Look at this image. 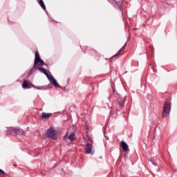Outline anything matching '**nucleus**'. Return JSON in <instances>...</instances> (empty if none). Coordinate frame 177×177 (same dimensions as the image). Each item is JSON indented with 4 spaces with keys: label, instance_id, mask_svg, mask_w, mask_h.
I'll use <instances>...</instances> for the list:
<instances>
[{
    "label": "nucleus",
    "instance_id": "1",
    "mask_svg": "<svg viewBox=\"0 0 177 177\" xmlns=\"http://www.w3.org/2000/svg\"><path fill=\"white\" fill-rule=\"evenodd\" d=\"M38 70H39L40 72H41L43 74H45L46 75L48 80H49L50 82H52L55 88H60V85L57 83V81L54 79L53 76H50L49 73L46 72V70L44 68H38Z\"/></svg>",
    "mask_w": 177,
    "mask_h": 177
},
{
    "label": "nucleus",
    "instance_id": "2",
    "mask_svg": "<svg viewBox=\"0 0 177 177\" xmlns=\"http://www.w3.org/2000/svg\"><path fill=\"white\" fill-rule=\"evenodd\" d=\"M169 113H171V103L169 102H166L165 103L163 111H162V117L165 118L169 115Z\"/></svg>",
    "mask_w": 177,
    "mask_h": 177
},
{
    "label": "nucleus",
    "instance_id": "3",
    "mask_svg": "<svg viewBox=\"0 0 177 177\" xmlns=\"http://www.w3.org/2000/svg\"><path fill=\"white\" fill-rule=\"evenodd\" d=\"M86 153L87 154H93V148L92 147V140L88 139L86 145Z\"/></svg>",
    "mask_w": 177,
    "mask_h": 177
},
{
    "label": "nucleus",
    "instance_id": "4",
    "mask_svg": "<svg viewBox=\"0 0 177 177\" xmlns=\"http://www.w3.org/2000/svg\"><path fill=\"white\" fill-rule=\"evenodd\" d=\"M9 132H10L11 135L15 136L16 135H24V131L21 129H13L12 127H10L8 129Z\"/></svg>",
    "mask_w": 177,
    "mask_h": 177
},
{
    "label": "nucleus",
    "instance_id": "5",
    "mask_svg": "<svg viewBox=\"0 0 177 177\" xmlns=\"http://www.w3.org/2000/svg\"><path fill=\"white\" fill-rule=\"evenodd\" d=\"M38 63H39L41 66H44V64H45L44 60L41 59V58L39 57V54L38 53V52H36L34 67H37Z\"/></svg>",
    "mask_w": 177,
    "mask_h": 177
},
{
    "label": "nucleus",
    "instance_id": "6",
    "mask_svg": "<svg viewBox=\"0 0 177 177\" xmlns=\"http://www.w3.org/2000/svg\"><path fill=\"white\" fill-rule=\"evenodd\" d=\"M56 135H57V131L55 130V129L50 128L47 131L46 136L48 138L55 139V136H56Z\"/></svg>",
    "mask_w": 177,
    "mask_h": 177
},
{
    "label": "nucleus",
    "instance_id": "7",
    "mask_svg": "<svg viewBox=\"0 0 177 177\" xmlns=\"http://www.w3.org/2000/svg\"><path fill=\"white\" fill-rule=\"evenodd\" d=\"M120 145L123 151H128V145L124 141H122Z\"/></svg>",
    "mask_w": 177,
    "mask_h": 177
},
{
    "label": "nucleus",
    "instance_id": "8",
    "mask_svg": "<svg viewBox=\"0 0 177 177\" xmlns=\"http://www.w3.org/2000/svg\"><path fill=\"white\" fill-rule=\"evenodd\" d=\"M52 115V113H42L41 114V118H44V120H48Z\"/></svg>",
    "mask_w": 177,
    "mask_h": 177
},
{
    "label": "nucleus",
    "instance_id": "9",
    "mask_svg": "<svg viewBox=\"0 0 177 177\" xmlns=\"http://www.w3.org/2000/svg\"><path fill=\"white\" fill-rule=\"evenodd\" d=\"M32 86H33V88H35L36 89H39L40 91H46V89H48V86H35L33 84H32Z\"/></svg>",
    "mask_w": 177,
    "mask_h": 177
},
{
    "label": "nucleus",
    "instance_id": "10",
    "mask_svg": "<svg viewBox=\"0 0 177 177\" xmlns=\"http://www.w3.org/2000/svg\"><path fill=\"white\" fill-rule=\"evenodd\" d=\"M68 139L71 140V142L75 140V134H74V133H71V135L68 137Z\"/></svg>",
    "mask_w": 177,
    "mask_h": 177
},
{
    "label": "nucleus",
    "instance_id": "11",
    "mask_svg": "<svg viewBox=\"0 0 177 177\" xmlns=\"http://www.w3.org/2000/svg\"><path fill=\"white\" fill-rule=\"evenodd\" d=\"M39 3L41 8H42V9H44V10H46V7L45 6V3H44L43 0H39Z\"/></svg>",
    "mask_w": 177,
    "mask_h": 177
},
{
    "label": "nucleus",
    "instance_id": "12",
    "mask_svg": "<svg viewBox=\"0 0 177 177\" xmlns=\"http://www.w3.org/2000/svg\"><path fill=\"white\" fill-rule=\"evenodd\" d=\"M22 87L24 88H31V86H30V84H28L26 80L23 82Z\"/></svg>",
    "mask_w": 177,
    "mask_h": 177
},
{
    "label": "nucleus",
    "instance_id": "13",
    "mask_svg": "<svg viewBox=\"0 0 177 177\" xmlns=\"http://www.w3.org/2000/svg\"><path fill=\"white\" fill-rule=\"evenodd\" d=\"M67 136H68V132L66 134V136L64 137V140H66L67 139Z\"/></svg>",
    "mask_w": 177,
    "mask_h": 177
},
{
    "label": "nucleus",
    "instance_id": "14",
    "mask_svg": "<svg viewBox=\"0 0 177 177\" xmlns=\"http://www.w3.org/2000/svg\"><path fill=\"white\" fill-rule=\"evenodd\" d=\"M0 173L3 175H5V171H3L2 169H0Z\"/></svg>",
    "mask_w": 177,
    "mask_h": 177
},
{
    "label": "nucleus",
    "instance_id": "15",
    "mask_svg": "<svg viewBox=\"0 0 177 177\" xmlns=\"http://www.w3.org/2000/svg\"><path fill=\"white\" fill-rule=\"evenodd\" d=\"M153 165H156V163L153 162Z\"/></svg>",
    "mask_w": 177,
    "mask_h": 177
}]
</instances>
